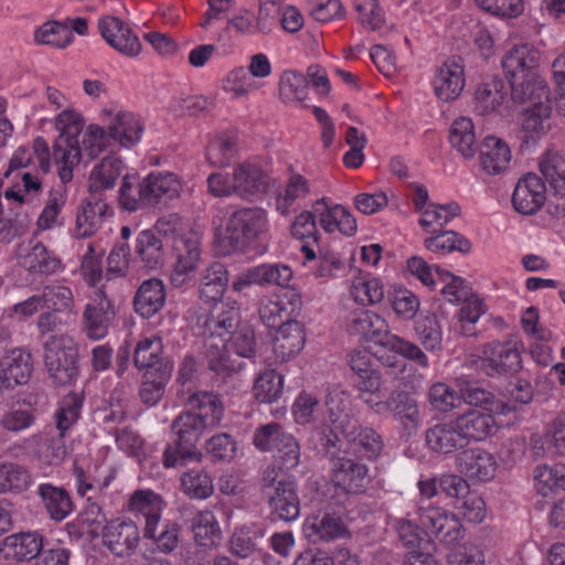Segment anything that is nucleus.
<instances>
[{"label":"nucleus","mask_w":565,"mask_h":565,"mask_svg":"<svg viewBox=\"0 0 565 565\" xmlns=\"http://www.w3.org/2000/svg\"><path fill=\"white\" fill-rule=\"evenodd\" d=\"M170 377L168 370L146 371L140 386L139 395L147 405L157 404L164 393V387Z\"/></svg>","instance_id":"64"},{"label":"nucleus","mask_w":565,"mask_h":565,"mask_svg":"<svg viewBox=\"0 0 565 565\" xmlns=\"http://www.w3.org/2000/svg\"><path fill=\"white\" fill-rule=\"evenodd\" d=\"M449 142L465 159H471L477 152L475 125L468 117L457 118L449 129Z\"/></svg>","instance_id":"42"},{"label":"nucleus","mask_w":565,"mask_h":565,"mask_svg":"<svg viewBox=\"0 0 565 565\" xmlns=\"http://www.w3.org/2000/svg\"><path fill=\"white\" fill-rule=\"evenodd\" d=\"M511 161V150L505 141L494 136L483 139L480 149V164L490 175L505 171Z\"/></svg>","instance_id":"32"},{"label":"nucleus","mask_w":565,"mask_h":565,"mask_svg":"<svg viewBox=\"0 0 565 565\" xmlns=\"http://www.w3.org/2000/svg\"><path fill=\"white\" fill-rule=\"evenodd\" d=\"M463 87L465 75L460 57L448 58L434 78L436 96L443 102H451L459 97Z\"/></svg>","instance_id":"23"},{"label":"nucleus","mask_w":565,"mask_h":565,"mask_svg":"<svg viewBox=\"0 0 565 565\" xmlns=\"http://www.w3.org/2000/svg\"><path fill=\"white\" fill-rule=\"evenodd\" d=\"M292 279V270L284 264H260L239 274L232 282V289L242 292L247 287L278 286L288 287Z\"/></svg>","instance_id":"10"},{"label":"nucleus","mask_w":565,"mask_h":565,"mask_svg":"<svg viewBox=\"0 0 565 565\" xmlns=\"http://www.w3.org/2000/svg\"><path fill=\"white\" fill-rule=\"evenodd\" d=\"M479 367L489 376L510 375L522 367L521 352L515 340L491 341L483 345Z\"/></svg>","instance_id":"9"},{"label":"nucleus","mask_w":565,"mask_h":565,"mask_svg":"<svg viewBox=\"0 0 565 565\" xmlns=\"http://www.w3.org/2000/svg\"><path fill=\"white\" fill-rule=\"evenodd\" d=\"M104 116L109 137L120 146L130 148L140 141L145 124L138 115L124 110L116 114L105 110Z\"/></svg>","instance_id":"17"},{"label":"nucleus","mask_w":565,"mask_h":565,"mask_svg":"<svg viewBox=\"0 0 565 565\" xmlns=\"http://www.w3.org/2000/svg\"><path fill=\"white\" fill-rule=\"evenodd\" d=\"M232 179L235 186V195L245 200L265 193L269 186L267 174L259 166L249 161H244L235 166L232 172Z\"/></svg>","instance_id":"22"},{"label":"nucleus","mask_w":565,"mask_h":565,"mask_svg":"<svg viewBox=\"0 0 565 565\" xmlns=\"http://www.w3.org/2000/svg\"><path fill=\"white\" fill-rule=\"evenodd\" d=\"M504 98V83L497 77H490L476 89L475 109L480 115L495 113L502 106Z\"/></svg>","instance_id":"40"},{"label":"nucleus","mask_w":565,"mask_h":565,"mask_svg":"<svg viewBox=\"0 0 565 565\" xmlns=\"http://www.w3.org/2000/svg\"><path fill=\"white\" fill-rule=\"evenodd\" d=\"M107 210L108 205L104 200L95 196L88 199L77 212L75 235L77 237L93 235L100 227Z\"/></svg>","instance_id":"38"},{"label":"nucleus","mask_w":565,"mask_h":565,"mask_svg":"<svg viewBox=\"0 0 565 565\" xmlns=\"http://www.w3.org/2000/svg\"><path fill=\"white\" fill-rule=\"evenodd\" d=\"M43 536L38 532H21L6 537L8 554L18 561H30L39 557L44 548Z\"/></svg>","instance_id":"41"},{"label":"nucleus","mask_w":565,"mask_h":565,"mask_svg":"<svg viewBox=\"0 0 565 565\" xmlns=\"http://www.w3.org/2000/svg\"><path fill=\"white\" fill-rule=\"evenodd\" d=\"M162 341L158 337L140 340L134 351V363L139 370H163L161 366Z\"/></svg>","instance_id":"48"},{"label":"nucleus","mask_w":565,"mask_h":565,"mask_svg":"<svg viewBox=\"0 0 565 565\" xmlns=\"http://www.w3.org/2000/svg\"><path fill=\"white\" fill-rule=\"evenodd\" d=\"M284 379L275 370H266L255 381L253 392L259 403L271 404L281 396Z\"/></svg>","instance_id":"57"},{"label":"nucleus","mask_w":565,"mask_h":565,"mask_svg":"<svg viewBox=\"0 0 565 565\" xmlns=\"http://www.w3.org/2000/svg\"><path fill=\"white\" fill-rule=\"evenodd\" d=\"M84 127V119L74 109H64L55 118V128L60 132L53 145V159L58 167L62 183L73 179L74 167L86 156L89 160L98 157L105 149L104 128L90 125L83 138V148L78 137Z\"/></svg>","instance_id":"1"},{"label":"nucleus","mask_w":565,"mask_h":565,"mask_svg":"<svg viewBox=\"0 0 565 565\" xmlns=\"http://www.w3.org/2000/svg\"><path fill=\"white\" fill-rule=\"evenodd\" d=\"M130 512L145 519V536H153L160 525L162 499L151 490L135 491L128 502Z\"/></svg>","instance_id":"25"},{"label":"nucleus","mask_w":565,"mask_h":565,"mask_svg":"<svg viewBox=\"0 0 565 565\" xmlns=\"http://www.w3.org/2000/svg\"><path fill=\"white\" fill-rule=\"evenodd\" d=\"M44 307L54 312H72L74 296L70 287L54 282L45 285L40 295Z\"/></svg>","instance_id":"62"},{"label":"nucleus","mask_w":565,"mask_h":565,"mask_svg":"<svg viewBox=\"0 0 565 565\" xmlns=\"http://www.w3.org/2000/svg\"><path fill=\"white\" fill-rule=\"evenodd\" d=\"M537 65L539 54L527 45L514 46L502 60V67L510 82L536 73Z\"/></svg>","instance_id":"36"},{"label":"nucleus","mask_w":565,"mask_h":565,"mask_svg":"<svg viewBox=\"0 0 565 565\" xmlns=\"http://www.w3.org/2000/svg\"><path fill=\"white\" fill-rule=\"evenodd\" d=\"M545 202L546 188L540 177L526 173L518 181L512 195V204L518 213L533 215Z\"/></svg>","instance_id":"16"},{"label":"nucleus","mask_w":565,"mask_h":565,"mask_svg":"<svg viewBox=\"0 0 565 565\" xmlns=\"http://www.w3.org/2000/svg\"><path fill=\"white\" fill-rule=\"evenodd\" d=\"M65 184L58 185L50 191L47 201L38 218V227L42 231L51 230L62 224L60 213L66 203Z\"/></svg>","instance_id":"54"},{"label":"nucleus","mask_w":565,"mask_h":565,"mask_svg":"<svg viewBox=\"0 0 565 565\" xmlns=\"http://www.w3.org/2000/svg\"><path fill=\"white\" fill-rule=\"evenodd\" d=\"M455 466L461 476L478 482L491 480L498 468L494 456L480 447H471L460 451L456 456Z\"/></svg>","instance_id":"13"},{"label":"nucleus","mask_w":565,"mask_h":565,"mask_svg":"<svg viewBox=\"0 0 565 565\" xmlns=\"http://www.w3.org/2000/svg\"><path fill=\"white\" fill-rule=\"evenodd\" d=\"M269 230L267 212L259 206H243L231 212L225 223L228 252L246 253L263 241Z\"/></svg>","instance_id":"4"},{"label":"nucleus","mask_w":565,"mask_h":565,"mask_svg":"<svg viewBox=\"0 0 565 565\" xmlns=\"http://www.w3.org/2000/svg\"><path fill=\"white\" fill-rule=\"evenodd\" d=\"M492 413L469 409L455 418L467 446L472 440L482 441L495 434L498 427Z\"/></svg>","instance_id":"24"},{"label":"nucleus","mask_w":565,"mask_h":565,"mask_svg":"<svg viewBox=\"0 0 565 565\" xmlns=\"http://www.w3.org/2000/svg\"><path fill=\"white\" fill-rule=\"evenodd\" d=\"M64 436L47 437L45 434H35L29 441L36 447L40 459L47 463H58L66 457V447L63 443Z\"/></svg>","instance_id":"63"},{"label":"nucleus","mask_w":565,"mask_h":565,"mask_svg":"<svg viewBox=\"0 0 565 565\" xmlns=\"http://www.w3.org/2000/svg\"><path fill=\"white\" fill-rule=\"evenodd\" d=\"M308 81L296 71H285L279 79V97L284 103H300L307 98Z\"/></svg>","instance_id":"58"},{"label":"nucleus","mask_w":565,"mask_h":565,"mask_svg":"<svg viewBox=\"0 0 565 565\" xmlns=\"http://www.w3.org/2000/svg\"><path fill=\"white\" fill-rule=\"evenodd\" d=\"M167 256V245L163 238L153 230H143L138 233L132 262L146 270H157L163 267Z\"/></svg>","instance_id":"15"},{"label":"nucleus","mask_w":565,"mask_h":565,"mask_svg":"<svg viewBox=\"0 0 565 565\" xmlns=\"http://www.w3.org/2000/svg\"><path fill=\"white\" fill-rule=\"evenodd\" d=\"M540 171L555 195L563 198L565 190V157L562 151L548 150L540 162Z\"/></svg>","instance_id":"44"},{"label":"nucleus","mask_w":565,"mask_h":565,"mask_svg":"<svg viewBox=\"0 0 565 565\" xmlns=\"http://www.w3.org/2000/svg\"><path fill=\"white\" fill-rule=\"evenodd\" d=\"M38 494L53 521L61 522L72 513L74 505L65 489L43 483L39 487Z\"/></svg>","instance_id":"39"},{"label":"nucleus","mask_w":565,"mask_h":565,"mask_svg":"<svg viewBox=\"0 0 565 565\" xmlns=\"http://www.w3.org/2000/svg\"><path fill=\"white\" fill-rule=\"evenodd\" d=\"M239 320V305L228 298L213 303L203 321L202 335L205 337L206 359L209 367L216 374L230 375L242 367L227 350V338L236 330Z\"/></svg>","instance_id":"3"},{"label":"nucleus","mask_w":565,"mask_h":565,"mask_svg":"<svg viewBox=\"0 0 565 565\" xmlns=\"http://www.w3.org/2000/svg\"><path fill=\"white\" fill-rule=\"evenodd\" d=\"M306 342L303 326L296 320H287L282 323L274 340V353L276 359L285 362L296 356Z\"/></svg>","instance_id":"27"},{"label":"nucleus","mask_w":565,"mask_h":565,"mask_svg":"<svg viewBox=\"0 0 565 565\" xmlns=\"http://www.w3.org/2000/svg\"><path fill=\"white\" fill-rule=\"evenodd\" d=\"M510 85L511 96L515 103L530 106L539 104V102L551 100L547 85L537 73H529L525 77L514 78Z\"/></svg>","instance_id":"35"},{"label":"nucleus","mask_w":565,"mask_h":565,"mask_svg":"<svg viewBox=\"0 0 565 565\" xmlns=\"http://www.w3.org/2000/svg\"><path fill=\"white\" fill-rule=\"evenodd\" d=\"M171 429L180 444L192 448H196V444L203 433L209 430L201 424L199 418L194 417V413L189 411L182 412L174 418Z\"/></svg>","instance_id":"46"},{"label":"nucleus","mask_w":565,"mask_h":565,"mask_svg":"<svg viewBox=\"0 0 565 565\" xmlns=\"http://www.w3.org/2000/svg\"><path fill=\"white\" fill-rule=\"evenodd\" d=\"M350 395L345 391L339 387L329 391L326 397V407L333 430L341 434L351 431L356 419L350 415Z\"/></svg>","instance_id":"34"},{"label":"nucleus","mask_w":565,"mask_h":565,"mask_svg":"<svg viewBox=\"0 0 565 565\" xmlns=\"http://www.w3.org/2000/svg\"><path fill=\"white\" fill-rule=\"evenodd\" d=\"M535 487L543 497L558 493L565 489V466H540L535 470Z\"/></svg>","instance_id":"55"},{"label":"nucleus","mask_w":565,"mask_h":565,"mask_svg":"<svg viewBox=\"0 0 565 565\" xmlns=\"http://www.w3.org/2000/svg\"><path fill=\"white\" fill-rule=\"evenodd\" d=\"M122 170V161L117 157H105L89 175V189L102 191L115 185Z\"/></svg>","instance_id":"47"},{"label":"nucleus","mask_w":565,"mask_h":565,"mask_svg":"<svg viewBox=\"0 0 565 565\" xmlns=\"http://www.w3.org/2000/svg\"><path fill=\"white\" fill-rule=\"evenodd\" d=\"M342 435L353 447L363 450L364 456L369 459L379 457L383 450L382 436L373 428L361 427L358 420L350 433L343 431Z\"/></svg>","instance_id":"45"},{"label":"nucleus","mask_w":565,"mask_h":565,"mask_svg":"<svg viewBox=\"0 0 565 565\" xmlns=\"http://www.w3.org/2000/svg\"><path fill=\"white\" fill-rule=\"evenodd\" d=\"M343 327L350 335L365 342L376 343L404 359L414 362L423 370L429 367V359L420 347L390 331V326L380 313L365 307L348 308Z\"/></svg>","instance_id":"2"},{"label":"nucleus","mask_w":565,"mask_h":565,"mask_svg":"<svg viewBox=\"0 0 565 565\" xmlns=\"http://www.w3.org/2000/svg\"><path fill=\"white\" fill-rule=\"evenodd\" d=\"M24 266L31 273L51 275L58 270L61 260L40 242L24 257Z\"/></svg>","instance_id":"60"},{"label":"nucleus","mask_w":565,"mask_h":565,"mask_svg":"<svg viewBox=\"0 0 565 565\" xmlns=\"http://www.w3.org/2000/svg\"><path fill=\"white\" fill-rule=\"evenodd\" d=\"M350 297L359 307L374 306L384 299L385 288L382 280L370 274L353 277L349 289Z\"/></svg>","instance_id":"37"},{"label":"nucleus","mask_w":565,"mask_h":565,"mask_svg":"<svg viewBox=\"0 0 565 565\" xmlns=\"http://www.w3.org/2000/svg\"><path fill=\"white\" fill-rule=\"evenodd\" d=\"M31 484L25 467L17 462L0 463V493H21Z\"/></svg>","instance_id":"51"},{"label":"nucleus","mask_w":565,"mask_h":565,"mask_svg":"<svg viewBox=\"0 0 565 565\" xmlns=\"http://www.w3.org/2000/svg\"><path fill=\"white\" fill-rule=\"evenodd\" d=\"M312 209L319 217L321 227L327 233L340 232L345 236L356 233L358 224L354 216L342 205H329L327 198L317 200Z\"/></svg>","instance_id":"20"},{"label":"nucleus","mask_w":565,"mask_h":565,"mask_svg":"<svg viewBox=\"0 0 565 565\" xmlns=\"http://www.w3.org/2000/svg\"><path fill=\"white\" fill-rule=\"evenodd\" d=\"M186 404L189 412H193L205 428L213 429L220 425L224 407L217 395L205 391L195 392L188 397Z\"/></svg>","instance_id":"28"},{"label":"nucleus","mask_w":565,"mask_h":565,"mask_svg":"<svg viewBox=\"0 0 565 565\" xmlns=\"http://www.w3.org/2000/svg\"><path fill=\"white\" fill-rule=\"evenodd\" d=\"M417 514L423 530L440 542L455 544L463 539L465 531L460 520L445 508L422 501Z\"/></svg>","instance_id":"8"},{"label":"nucleus","mask_w":565,"mask_h":565,"mask_svg":"<svg viewBox=\"0 0 565 565\" xmlns=\"http://www.w3.org/2000/svg\"><path fill=\"white\" fill-rule=\"evenodd\" d=\"M424 245L428 250L440 254L455 250L468 254L471 250V243L455 231H441L437 235L427 237Z\"/></svg>","instance_id":"56"},{"label":"nucleus","mask_w":565,"mask_h":565,"mask_svg":"<svg viewBox=\"0 0 565 565\" xmlns=\"http://www.w3.org/2000/svg\"><path fill=\"white\" fill-rule=\"evenodd\" d=\"M331 480L345 493L359 494L366 490L371 477L367 466L361 460L339 457L333 461Z\"/></svg>","instance_id":"12"},{"label":"nucleus","mask_w":565,"mask_h":565,"mask_svg":"<svg viewBox=\"0 0 565 565\" xmlns=\"http://www.w3.org/2000/svg\"><path fill=\"white\" fill-rule=\"evenodd\" d=\"M33 372L30 352L14 348L0 359V394L13 391L29 382Z\"/></svg>","instance_id":"11"},{"label":"nucleus","mask_w":565,"mask_h":565,"mask_svg":"<svg viewBox=\"0 0 565 565\" xmlns=\"http://www.w3.org/2000/svg\"><path fill=\"white\" fill-rule=\"evenodd\" d=\"M146 196L151 206L179 196L182 184L171 172H152L143 179Z\"/></svg>","instance_id":"33"},{"label":"nucleus","mask_w":565,"mask_h":565,"mask_svg":"<svg viewBox=\"0 0 565 565\" xmlns=\"http://www.w3.org/2000/svg\"><path fill=\"white\" fill-rule=\"evenodd\" d=\"M177 260L171 271L170 281L174 287H181L198 268L201 250L195 238L178 237L174 241Z\"/></svg>","instance_id":"21"},{"label":"nucleus","mask_w":565,"mask_h":565,"mask_svg":"<svg viewBox=\"0 0 565 565\" xmlns=\"http://www.w3.org/2000/svg\"><path fill=\"white\" fill-rule=\"evenodd\" d=\"M230 275L226 266L220 262L211 263L202 273L199 287L200 299L204 302H221L228 286Z\"/></svg>","instance_id":"30"},{"label":"nucleus","mask_w":565,"mask_h":565,"mask_svg":"<svg viewBox=\"0 0 565 565\" xmlns=\"http://www.w3.org/2000/svg\"><path fill=\"white\" fill-rule=\"evenodd\" d=\"M260 490L271 516L285 522L298 519L300 499L292 477L286 476L275 466H269L262 473Z\"/></svg>","instance_id":"5"},{"label":"nucleus","mask_w":565,"mask_h":565,"mask_svg":"<svg viewBox=\"0 0 565 565\" xmlns=\"http://www.w3.org/2000/svg\"><path fill=\"white\" fill-rule=\"evenodd\" d=\"M118 201L120 206L129 212H136L146 206H150L148 198L146 196L143 180L138 181L135 177H124L119 189Z\"/></svg>","instance_id":"53"},{"label":"nucleus","mask_w":565,"mask_h":565,"mask_svg":"<svg viewBox=\"0 0 565 565\" xmlns=\"http://www.w3.org/2000/svg\"><path fill=\"white\" fill-rule=\"evenodd\" d=\"M366 406L377 415L391 414L404 437L415 436L422 426L419 403L404 390H393L384 401L369 399Z\"/></svg>","instance_id":"7"},{"label":"nucleus","mask_w":565,"mask_h":565,"mask_svg":"<svg viewBox=\"0 0 565 565\" xmlns=\"http://www.w3.org/2000/svg\"><path fill=\"white\" fill-rule=\"evenodd\" d=\"M309 192V181L299 173H292L288 178L284 191L277 196V211L281 215H288L296 201L305 199Z\"/></svg>","instance_id":"50"},{"label":"nucleus","mask_w":565,"mask_h":565,"mask_svg":"<svg viewBox=\"0 0 565 565\" xmlns=\"http://www.w3.org/2000/svg\"><path fill=\"white\" fill-rule=\"evenodd\" d=\"M44 365L56 385H71L78 376V349L67 334L51 335L44 342Z\"/></svg>","instance_id":"6"},{"label":"nucleus","mask_w":565,"mask_h":565,"mask_svg":"<svg viewBox=\"0 0 565 565\" xmlns=\"http://www.w3.org/2000/svg\"><path fill=\"white\" fill-rule=\"evenodd\" d=\"M34 43L63 50L74 40L67 23L50 20L38 26L34 31Z\"/></svg>","instance_id":"43"},{"label":"nucleus","mask_w":565,"mask_h":565,"mask_svg":"<svg viewBox=\"0 0 565 565\" xmlns=\"http://www.w3.org/2000/svg\"><path fill=\"white\" fill-rule=\"evenodd\" d=\"M166 302V289L162 280L150 278L138 288L135 299V311L143 318H150L160 311Z\"/></svg>","instance_id":"31"},{"label":"nucleus","mask_w":565,"mask_h":565,"mask_svg":"<svg viewBox=\"0 0 565 565\" xmlns=\"http://www.w3.org/2000/svg\"><path fill=\"white\" fill-rule=\"evenodd\" d=\"M180 481L182 491L191 499L204 500L214 492L213 479L203 469H191L184 472Z\"/></svg>","instance_id":"49"},{"label":"nucleus","mask_w":565,"mask_h":565,"mask_svg":"<svg viewBox=\"0 0 565 565\" xmlns=\"http://www.w3.org/2000/svg\"><path fill=\"white\" fill-rule=\"evenodd\" d=\"M193 532L199 545L211 547L221 540V529L211 511L199 512L193 520Z\"/></svg>","instance_id":"59"},{"label":"nucleus","mask_w":565,"mask_h":565,"mask_svg":"<svg viewBox=\"0 0 565 565\" xmlns=\"http://www.w3.org/2000/svg\"><path fill=\"white\" fill-rule=\"evenodd\" d=\"M418 341L426 351H440L443 347V330L436 315L420 316L414 327Z\"/></svg>","instance_id":"52"},{"label":"nucleus","mask_w":565,"mask_h":565,"mask_svg":"<svg viewBox=\"0 0 565 565\" xmlns=\"http://www.w3.org/2000/svg\"><path fill=\"white\" fill-rule=\"evenodd\" d=\"M425 439L431 451L443 455L452 454L467 446L455 419L437 423L429 427L426 430Z\"/></svg>","instance_id":"26"},{"label":"nucleus","mask_w":565,"mask_h":565,"mask_svg":"<svg viewBox=\"0 0 565 565\" xmlns=\"http://www.w3.org/2000/svg\"><path fill=\"white\" fill-rule=\"evenodd\" d=\"M103 544L116 556L131 555L137 548L140 534L134 521L115 519L103 526Z\"/></svg>","instance_id":"14"},{"label":"nucleus","mask_w":565,"mask_h":565,"mask_svg":"<svg viewBox=\"0 0 565 565\" xmlns=\"http://www.w3.org/2000/svg\"><path fill=\"white\" fill-rule=\"evenodd\" d=\"M114 316V307L105 291L103 289L95 290L84 312L87 335L95 340L104 338Z\"/></svg>","instance_id":"19"},{"label":"nucleus","mask_w":565,"mask_h":565,"mask_svg":"<svg viewBox=\"0 0 565 565\" xmlns=\"http://www.w3.org/2000/svg\"><path fill=\"white\" fill-rule=\"evenodd\" d=\"M552 102H539L522 111L523 142H535L551 128Z\"/></svg>","instance_id":"29"},{"label":"nucleus","mask_w":565,"mask_h":565,"mask_svg":"<svg viewBox=\"0 0 565 565\" xmlns=\"http://www.w3.org/2000/svg\"><path fill=\"white\" fill-rule=\"evenodd\" d=\"M307 527L311 531L309 535H316L320 541L324 542L342 537L347 533V527L341 518L330 513L315 516Z\"/></svg>","instance_id":"61"},{"label":"nucleus","mask_w":565,"mask_h":565,"mask_svg":"<svg viewBox=\"0 0 565 565\" xmlns=\"http://www.w3.org/2000/svg\"><path fill=\"white\" fill-rule=\"evenodd\" d=\"M98 29L104 40L121 54L134 57L140 53L141 43L122 20L103 17L98 21Z\"/></svg>","instance_id":"18"}]
</instances>
